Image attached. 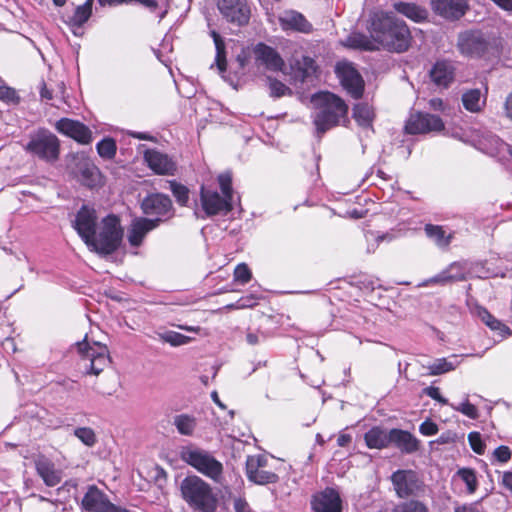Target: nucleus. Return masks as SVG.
I'll list each match as a JSON object with an SVG mask.
<instances>
[{
    "mask_svg": "<svg viewBox=\"0 0 512 512\" xmlns=\"http://www.w3.org/2000/svg\"><path fill=\"white\" fill-rule=\"evenodd\" d=\"M369 32L374 41L392 52H405L411 45L412 36L407 24L393 13H374Z\"/></svg>",
    "mask_w": 512,
    "mask_h": 512,
    "instance_id": "1",
    "label": "nucleus"
},
{
    "mask_svg": "<svg viewBox=\"0 0 512 512\" xmlns=\"http://www.w3.org/2000/svg\"><path fill=\"white\" fill-rule=\"evenodd\" d=\"M311 104L313 124L318 137L348 120V105L334 93L318 92L312 95Z\"/></svg>",
    "mask_w": 512,
    "mask_h": 512,
    "instance_id": "2",
    "label": "nucleus"
},
{
    "mask_svg": "<svg viewBox=\"0 0 512 512\" xmlns=\"http://www.w3.org/2000/svg\"><path fill=\"white\" fill-rule=\"evenodd\" d=\"M180 492L183 500L198 512H215L217 498L211 486L196 475L186 476L180 482Z\"/></svg>",
    "mask_w": 512,
    "mask_h": 512,
    "instance_id": "3",
    "label": "nucleus"
},
{
    "mask_svg": "<svg viewBox=\"0 0 512 512\" xmlns=\"http://www.w3.org/2000/svg\"><path fill=\"white\" fill-rule=\"evenodd\" d=\"M122 237L123 229L119 218L115 215H108L101 221L99 231H95L91 241L86 245L90 251L106 256L114 253L119 248Z\"/></svg>",
    "mask_w": 512,
    "mask_h": 512,
    "instance_id": "4",
    "label": "nucleus"
},
{
    "mask_svg": "<svg viewBox=\"0 0 512 512\" xmlns=\"http://www.w3.org/2000/svg\"><path fill=\"white\" fill-rule=\"evenodd\" d=\"M179 456L182 461L192 466L201 474L220 482L223 474V465L209 451L193 444L181 447Z\"/></svg>",
    "mask_w": 512,
    "mask_h": 512,
    "instance_id": "5",
    "label": "nucleus"
},
{
    "mask_svg": "<svg viewBox=\"0 0 512 512\" xmlns=\"http://www.w3.org/2000/svg\"><path fill=\"white\" fill-rule=\"evenodd\" d=\"M24 149L32 157L54 163L60 156V140L51 131L41 128L30 134Z\"/></svg>",
    "mask_w": 512,
    "mask_h": 512,
    "instance_id": "6",
    "label": "nucleus"
},
{
    "mask_svg": "<svg viewBox=\"0 0 512 512\" xmlns=\"http://www.w3.org/2000/svg\"><path fill=\"white\" fill-rule=\"evenodd\" d=\"M77 350L89 374L99 375L110 363L108 348L99 342L89 343L85 338L77 343Z\"/></svg>",
    "mask_w": 512,
    "mask_h": 512,
    "instance_id": "7",
    "label": "nucleus"
},
{
    "mask_svg": "<svg viewBox=\"0 0 512 512\" xmlns=\"http://www.w3.org/2000/svg\"><path fill=\"white\" fill-rule=\"evenodd\" d=\"M391 481L398 497L417 496L424 490V483L413 470H397L391 475Z\"/></svg>",
    "mask_w": 512,
    "mask_h": 512,
    "instance_id": "8",
    "label": "nucleus"
},
{
    "mask_svg": "<svg viewBox=\"0 0 512 512\" xmlns=\"http://www.w3.org/2000/svg\"><path fill=\"white\" fill-rule=\"evenodd\" d=\"M268 459L265 455H250L246 459L247 479L257 485L277 483L279 476L271 471L265 470Z\"/></svg>",
    "mask_w": 512,
    "mask_h": 512,
    "instance_id": "9",
    "label": "nucleus"
},
{
    "mask_svg": "<svg viewBox=\"0 0 512 512\" xmlns=\"http://www.w3.org/2000/svg\"><path fill=\"white\" fill-rule=\"evenodd\" d=\"M335 72L343 88L353 98L359 99L362 97L364 81L352 63L347 61L338 62L335 67Z\"/></svg>",
    "mask_w": 512,
    "mask_h": 512,
    "instance_id": "10",
    "label": "nucleus"
},
{
    "mask_svg": "<svg viewBox=\"0 0 512 512\" xmlns=\"http://www.w3.org/2000/svg\"><path fill=\"white\" fill-rule=\"evenodd\" d=\"M457 46L461 54L481 57L490 48V41L481 31H465L458 37Z\"/></svg>",
    "mask_w": 512,
    "mask_h": 512,
    "instance_id": "11",
    "label": "nucleus"
},
{
    "mask_svg": "<svg viewBox=\"0 0 512 512\" xmlns=\"http://www.w3.org/2000/svg\"><path fill=\"white\" fill-rule=\"evenodd\" d=\"M200 201L207 217L227 215L233 209V201L204 186L200 189Z\"/></svg>",
    "mask_w": 512,
    "mask_h": 512,
    "instance_id": "12",
    "label": "nucleus"
},
{
    "mask_svg": "<svg viewBox=\"0 0 512 512\" xmlns=\"http://www.w3.org/2000/svg\"><path fill=\"white\" fill-rule=\"evenodd\" d=\"M252 54L258 68L262 67L271 72H279L285 66V62L278 51L263 42H259L253 47Z\"/></svg>",
    "mask_w": 512,
    "mask_h": 512,
    "instance_id": "13",
    "label": "nucleus"
},
{
    "mask_svg": "<svg viewBox=\"0 0 512 512\" xmlns=\"http://www.w3.org/2000/svg\"><path fill=\"white\" fill-rule=\"evenodd\" d=\"M142 212L146 215L157 216L163 221L162 217L170 219L174 215L172 201L169 196L163 193L148 194L141 201Z\"/></svg>",
    "mask_w": 512,
    "mask_h": 512,
    "instance_id": "14",
    "label": "nucleus"
},
{
    "mask_svg": "<svg viewBox=\"0 0 512 512\" xmlns=\"http://www.w3.org/2000/svg\"><path fill=\"white\" fill-rule=\"evenodd\" d=\"M218 9L230 23L246 25L250 18V8L246 0H218Z\"/></svg>",
    "mask_w": 512,
    "mask_h": 512,
    "instance_id": "15",
    "label": "nucleus"
},
{
    "mask_svg": "<svg viewBox=\"0 0 512 512\" xmlns=\"http://www.w3.org/2000/svg\"><path fill=\"white\" fill-rule=\"evenodd\" d=\"M443 129L444 123L440 117L423 112L411 114L405 125L408 134H422Z\"/></svg>",
    "mask_w": 512,
    "mask_h": 512,
    "instance_id": "16",
    "label": "nucleus"
},
{
    "mask_svg": "<svg viewBox=\"0 0 512 512\" xmlns=\"http://www.w3.org/2000/svg\"><path fill=\"white\" fill-rule=\"evenodd\" d=\"M97 219L95 209L86 205H83L76 214L73 227L85 244L91 241L92 235L95 234Z\"/></svg>",
    "mask_w": 512,
    "mask_h": 512,
    "instance_id": "17",
    "label": "nucleus"
},
{
    "mask_svg": "<svg viewBox=\"0 0 512 512\" xmlns=\"http://www.w3.org/2000/svg\"><path fill=\"white\" fill-rule=\"evenodd\" d=\"M311 508L313 512H342V500L335 489L328 487L312 497Z\"/></svg>",
    "mask_w": 512,
    "mask_h": 512,
    "instance_id": "18",
    "label": "nucleus"
},
{
    "mask_svg": "<svg viewBox=\"0 0 512 512\" xmlns=\"http://www.w3.org/2000/svg\"><path fill=\"white\" fill-rule=\"evenodd\" d=\"M56 130L81 144H89L92 141V132L83 123L68 118H62L56 122Z\"/></svg>",
    "mask_w": 512,
    "mask_h": 512,
    "instance_id": "19",
    "label": "nucleus"
},
{
    "mask_svg": "<svg viewBox=\"0 0 512 512\" xmlns=\"http://www.w3.org/2000/svg\"><path fill=\"white\" fill-rule=\"evenodd\" d=\"M433 11L449 20L461 18L467 8V0H431Z\"/></svg>",
    "mask_w": 512,
    "mask_h": 512,
    "instance_id": "20",
    "label": "nucleus"
},
{
    "mask_svg": "<svg viewBox=\"0 0 512 512\" xmlns=\"http://www.w3.org/2000/svg\"><path fill=\"white\" fill-rule=\"evenodd\" d=\"M431 82L439 88H448L455 79V66L451 61L439 60L429 71Z\"/></svg>",
    "mask_w": 512,
    "mask_h": 512,
    "instance_id": "21",
    "label": "nucleus"
},
{
    "mask_svg": "<svg viewBox=\"0 0 512 512\" xmlns=\"http://www.w3.org/2000/svg\"><path fill=\"white\" fill-rule=\"evenodd\" d=\"M144 159L148 167L156 174L173 175L176 171L175 163L168 157V155L157 150H146L144 153Z\"/></svg>",
    "mask_w": 512,
    "mask_h": 512,
    "instance_id": "22",
    "label": "nucleus"
},
{
    "mask_svg": "<svg viewBox=\"0 0 512 512\" xmlns=\"http://www.w3.org/2000/svg\"><path fill=\"white\" fill-rule=\"evenodd\" d=\"M160 222V218H137L133 220L128 230V242L130 245L134 247L140 246L146 234L158 227Z\"/></svg>",
    "mask_w": 512,
    "mask_h": 512,
    "instance_id": "23",
    "label": "nucleus"
},
{
    "mask_svg": "<svg viewBox=\"0 0 512 512\" xmlns=\"http://www.w3.org/2000/svg\"><path fill=\"white\" fill-rule=\"evenodd\" d=\"M279 23L283 30H294L301 33H310L313 30L312 24L303 14L295 10H287L279 16Z\"/></svg>",
    "mask_w": 512,
    "mask_h": 512,
    "instance_id": "24",
    "label": "nucleus"
},
{
    "mask_svg": "<svg viewBox=\"0 0 512 512\" xmlns=\"http://www.w3.org/2000/svg\"><path fill=\"white\" fill-rule=\"evenodd\" d=\"M77 176L79 181L89 188L98 186L101 178L99 169L91 160L84 157L77 162Z\"/></svg>",
    "mask_w": 512,
    "mask_h": 512,
    "instance_id": "25",
    "label": "nucleus"
},
{
    "mask_svg": "<svg viewBox=\"0 0 512 512\" xmlns=\"http://www.w3.org/2000/svg\"><path fill=\"white\" fill-rule=\"evenodd\" d=\"M38 475L49 487L57 486L62 480V472L55 468V465L45 457H39L35 461Z\"/></svg>",
    "mask_w": 512,
    "mask_h": 512,
    "instance_id": "26",
    "label": "nucleus"
},
{
    "mask_svg": "<svg viewBox=\"0 0 512 512\" xmlns=\"http://www.w3.org/2000/svg\"><path fill=\"white\" fill-rule=\"evenodd\" d=\"M390 439L403 453L411 454L419 449V440L410 432L401 429H391Z\"/></svg>",
    "mask_w": 512,
    "mask_h": 512,
    "instance_id": "27",
    "label": "nucleus"
},
{
    "mask_svg": "<svg viewBox=\"0 0 512 512\" xmlns=\"http://www.w3.org/2000/svg\"><path fill=\"white\" fill-rule=\"evenodd\" d=\"M465 279L464 272L459 263H452L447 269L443 270L438 275L426 280L423 285L430 284H446L454 281H461Z\"/></svg>",
    "mask_w": 512,
    "mask_h": 512,
    "instance_id": "28",
    "label": "nucleus"
},
{
    "mask_svg": "<svg viewBox=\"0 0 512 512\" xmlns=\"http://www.w3.org/2000/svg\"><path fill=\"white\" fill-rule=\"evenodd\" d=\"M394 9L398 13L404 15L405 17L417 23L425 21L428 17L427 10L415 3H408L402 1L396 2L394 4Z\"/></svg>",
    "mask_w": 512,
    "mask_h": 512,
    "instance_id": "29",
    "label": "nucleus"
},
{
    "mask_svg": "<svg viewBox=\"0 0 512 512\" xmlns=\"http://www.w3.org/2000/svg\"><path fill=\"white\" fill-rule=\"evenodd\" d=\"M365 443L370 449H383L391 443L390 431L387 433L379 427H373L364 435Z\"/></svg>",
    "mask_w": 512,
    "mask_h": 512,
    "instance_id": "30",
    "label": "nucleus"
},
{
    "mask_svg": "<svg viewBox=\"0 0 512 512\" xmlns=\"http://www.w3.org/2000/svg\"><path fill=\"white\" fill-rule=\"evenodd\" d=\"M424 231L426 236L431 239L439 248H447L454 238L453 232L447 233L440 225L426 224Z\"/></svg>",
    "mask_w": 512,
    "mask_h": 512,
    "instance_id": "31",
    "label": "nucleus"
},
{
    "mask_svg": "<svg viewBox=\"0 0 512 512\" xmlns=\"http://www.w3.org/2000/svg\"><path fill=\"white\" fill-rule=\"evenodd\" d=\"M292 69L295 70L296 80L303 83L316 73L317 66L313 58L302 56L292 64Z\"/></svg>",
    "mask_w": 512,
    "mask_h": 512,
    "instance_id": "32",
    "label": "nucleus"
},
{
    "mask_svg": "<svg viewBox=\"0 0 512 512\" xmlns=\"http://www.w3.org/2000/svg\"><path fill=\"white\" fill-rule=\"evenodd\" d=\"M376 43L377 42L374 41L373 38L371 39L367 35L359 32L351 33L343 42L344 46L346 47L365 51H373L378 49Z\"/></svg>",
    "mask_w": 512,
    "mask_h": 512,
    "instance_id": "33",
    "label": "nucleus"
},
{
    "mask_svg": "<svg viewBox=\"0 0 512 512\" xmlns=\"http://www.w3.org/2000/svg\"><path fill=\"white\" fill-rule=\"evenodd\" d=\"M463 107L471 112L478 113L485 106L486 100L483 98L480 89H470L462 94Z\"/></svg>",
    "mask_w": 512,
    "mask_h": 512,
    "instance_id": "34",
    "label": "nucleus"
},
{
    "mask_svg": "<svg viewBox=\"0 0 512 512\" xmlns=\"http://www.w3.org/2000/svg\"><path fill=\"white\" fill-rule=\"evenodd\" d=\"M65 85L60 83L53 88L42 82L40 88V96L42 100L51 101V105L59 107L64 102Z\"/></svg>",
    "mask_w": 512,
    "mask_h": 512,
    "instance_id": "35",
    "label": "nucleus"
},
{
    "mask_svg": "<svg viewBox=\"0 0 512 512\" xmlns=\"http://www.w3.org/2000/svg\"><path fill=\"white\" fill-rule=\"evenodd\" d=\"M478 316L491 330L499 331V334L502 338L511 335V330L509 327L491 315L487 309L479 308Z\"/></svg>",
    "mask_w": 512,
    "mask_h": 512,
    "instance_id": "36",
    "label": "nucleus"
},
{
    "mask_svg": "<svg viewBox=\"0 0 512 512\" xmlns=\"http://www.w3.org/2000/svg\"><path fill=\"white\" fill-rule=\"evenodd\" d=\"M353 118L359 126L363 128H371L374 113L368 104L358 103L353 107Z\"/></svg>",
    "mask_w": 512,
    "mask_h": 512,
    "instance_id": "37",
    "label": "nucleus"
},
{
    "mask_svg": "<svg viewBox=\"0 0 512 512\" xmlns=\"http://www.w3.org/2000/svg\"><path fill=\"white\" fill-rule=\"evenodd\" d=\"M173 424L179 434L184 436H191L195 431L197 421L192 415L179 414L174 417Z\"/></svg>",
    "mask_w": 512,
    "mask_h": 512,
    "instance_id": "38",
    "label": "nucleus"
},
{
    "mask_svg": "<svg viewBox=\"0 0 512 512\" xmlns=\"http://www.w3.org/2000/svg\"><path fill=\"white\" fill-rule=\"evenodd\" d=\"M458 365L457 357L452 356V360L438 358L427 366L430 375H441L454 370Z\"/></svg>",
    "mask_w": 512,
    "mask_h": 512,
    "instance_id": "39",
    "label": "nucleus"
},
{
    "mask_svg": "<svg viewBox=\"0 0 512 512\" xmlns=\"http://www.w3.org/2000/svg\"><path fill=\"white\" fill-rule=\"evenodd\" d=\"M211 37L213 38L215 48H216V57L215 63L220 73H224L226 71V52H225V43L218 32L212 30L210 32Z\"/></svg>",
    "mask_w": 512,
    "mask_h": 512,
    "instance_id": "40",
    "label": "nucleus"
},
{
    "mask_svg": "<svg viewBox=\"0 0 512 512\" xmlns=\"http://www.w3.org/2000/svg\"><path fill=\"white\" fill-rule=\"evenodd\" d=\"M92 14V7L89 3H84L75 8V11L71 17H69L67 23L72 27H81L88 21Z\"/></svg>",
    "mask_w": 512,
    "mask_h": 512,
    "instance_id": "41",
    "label": "nucleus"
},
{
    "mask_svg": "<svg viewBox=\"0 0 512 512\" xmlns=\"http://www.w3.org/2000/svg\"><path fill=\"white\" fill-rule=\"evenodd\" d=\"M98 154L105 159H112L116 154V143L112 138H104L98 142L97 146Z\"/></svg>",
    "mask_w": 512,
    "mask_h": 512,
    "instance_id": "42",
    "label": "nucleus"
},
{
    "mask_svg": "<svg viewBox=\"0 0 512 512\" xmlns=\"http://www.w3.org/2000/svg\"><path fill=\"white\" fill-rule=\"evenodd\" d=\"M170 189L176 198L179 205L185 206L189 200V190L186 186L176 182L170 181Z\"/></svg>",
    "mask_w": 512,
    "mask_h": 512,
    "instance_id": "43",
    "label": "nucleus"
},
{
    "mask_svg": "<svg viewBox=\"0 0 512 512\" xmlns=\"http://www.w3.org/2000/svg\"><path fill=\"white\" fill-rule=\"evenodd\" d=\"M458 476L466 484L469 493H474L477 489V478L474 470L469 468H462L458 471Z\"/></svg>",
    "mask_w": 512,
    "mask_h": 512,
    "instance_id": "44",
    "label": "nucleus"
},
{
    "mask_svg": "<svg viewBox=\"0 0 512 512\" xmlns=\"http://www.w3.org/2000/svg\"><path fill=\"white\" fill-rule=\"evenodd\" d=\"M160 338L172 346L187 344L191 338L175 331H166L160 334Z\"/></svg>",
    "mask_w": 512,
    "mask_h": 512,
    "instance_id": "45",
    "label": "nucleus"
},
{
    "mask_svg": "<svg viewBox=\"0 0 512 512\" xmlns=\"http://www.w3.org/2000/svg\"><path fill=\"white\" fill-rule=\"evenodd\" d=\"M393 512H428V508L420 501L410 500L397 505Z\"/></svg>",
    "mask_w": 512,
    "mask_h": 512,
    "instance_id": "46",
    "label": "nucleus"
},
{
    "mask_svg": "<svg viewBox=\"0 0 512 512\" xmlns=\"http://www.w3.org/2000/svg\"><path fill=\"white\" fill-rule=\"evenodd\" d=\"M74 435L88 447H92L97 441L95 432L89 427L75 429Z\"/></svg>",
    "mask_w": 512,
    "mask_h": 512,
    "instance_id": "47",
    "label": "nucleus"
},
{
    "mask_svg": "<svg viewBox=\"0 0 512 512\" xmlns=\"http://www.w3.org/2000/svg\"><path fill=\"white\" fill-rule=\"evenodd\" d=\"M219 186L222 195L233 201L232 176L229 172L222 173L218 176Z\"/></svg>",
    "mask_w": 512,
    "mask_h": 512,
    "instance_id": "48",
    "label": "nucleus"
},
{
    "mask_svg": "<svg viewBox=\"0 0 512 512\" xmlns=\"http://www.w3.org/2000/svg\"><path fill=\"white\" fill-rule=\"evenodd\" d=\"M450 406L455 411L461 412L462 414L469 417L470 419H477L479 416L478 409L476 408L475 405L471 404L468 401L467 397H466L465 401H463L462 403H460L458 405L450 404Z\"/></svg>",
    "mask_w": 512,
    "mask_h": 512,
    "instance_id": "49",
    "label": "nucleus"
},
{
    "mask_svg": "<svg viewBox=\"0 0 512 512\" xmlns=\"http://www.w3.org/2000/svg\"><path fill=\"white\" fill-rule=\"evenodd\" d=\"M269 81V89H270V95L272 97H282L286 95L287 93H291V90L289 87H287L284 83L281 81L274 79V78H268Z\"/></svg>",
    "mask_w": 512,
    "mask_h": 512,
    "instance_id": "50",
    "label": "nucleus"
},
{
    "mask_svg": "<svg viewBox=\"0 0 512 512\" xmlns=\"http://www.w3.org/2000/svg\"><path fill=\"white\" fill-rule=\"evenodd\" d=\"M252 273L245 263L238 264L234 270L235 281L246 284L251 280Z\"/></svg>",
    "mask_w": 512,
    "mask_h": 512,
    "instance_id": "51",
    "label": "nucleus"
},
{
    "mask_svg": "<svg viewBox=\"0 0 512 512\" xmlns=\"http://www.w3.org/2000/svg\"><path fill=\"white\" fill-rule=\"evenodd\" d=\"M468 441L472 450L477 454H483L485 450V444L481 439V435L478 432H471L468 435Z\"/></svg>",
    "mask_w": 512,
    "mask_h": 512,
    "instance_id": "52",
    "label": "nucleus"
},
{
    "mask_svg": "<svg viewBox=\"0 0 512 512\" xmlns=\"http://www.w3.org/2000/svg\"><path fill=\"white\" fill-rule=\"evenodd\" d=\"M0 100L6 103H16L19 100L16 91L7 86L0 87Z\"/></svg>",
    "mask_w": 512,
    "mask_h": 512,
    "instance_id": "53",
    "label": "nucleus"
},
{
    "mask_svg": "<svg viewBox=\"0 0 512 512\" xmlns=\"http://www.w3.org/2000/svg\"><path fill=\"white\" fill-rule=\"evenodd\" d=\"M423 392L425 395H427L428 397L432 398L433 400L441 403L442 405L449 404L448 400L441 395L440 389L438 387L428 386V387L424 388Z\"/></svg>",
    "mask_w": 512,
    "mask_h": 512,
    "instance_id": "54",
    "label": "nucleus"
},
{
    "mask_svg": "<svg viewBox=\"0 0 512 512\" xmlns=\"http://www.w3.org/2000/svg\"><path fill=\"white\" fill-rule=\"evenodd\" d=\"M256 297L253 295L245 296L240 298L235 304H230L227 306V308H234V309H243V308H250L256 305Z\"/></svg>",
    "mask_w": 512,
    "mask_h": 512,
    "instance_id": "55",
    "label": "nucleus"
},
{
    "mask_svg": "<svg viewBox=\"0 0 512 512\" xmlns=\"http://www.w3.org/2000/svg\"><path fill=\"white\" fill-rule=\"evenodd\" d=\"M493 456L497 461L506 463L511 458V450L508 446L501 445L494 450Z\"/></svg>",
    "mask_w": 512,
    "mask_h": 512,
    "instance_id": "56",
    "label": "nucleus"
},
{
    "mask_svg": "<svg viewBox=\"0 0 512 512\" xmlns=\"http://www.w3.org/2000/svg\"><path fill=\"white\" fill-rule=\"evenodd\" d=\"M419 431L424 436H433L438 432V426L430 419L425 420L419 426Z\"/></svg>",
    "mask_w": 512,
    "mask_h": 512,
    "instance_id": "57",
    "label": "nucleus"
},
{
    "mask_svg": "<svg viewBox=\"0 0 512 512\" xmlns=\"http://www.w3.org/2000/svg\"><path fill=\"white\" fill-rule=\"evenodd\" d=\"M456 440H457V434L455 432L449 430V431L442 433L437 438L435 443L442 445V444L454 443Z\"/></svg>",
    "mask_w": 512,
    "mask_h": 512,
    "instance_id": "58",
    "label": "nucleus"
},
{
    "mask_svg": "<svg viewBox=\"0 0 512 512\" xmlns=\"http://www.w3.org/2000/svg\"><path fill=\"white\" fill-rule=\"evenodd\" d=\"M503 116L512 122V92L507 95L503 103Z\"/></svg>",
    "mask_w": 512,
    "mask_h": 512,
    "instance_id": "59",
    "label": "nucleus"
},
{
    "mask_svg": "<svg viewBox=\"0 0 512 512\" xmlns=\"http://www.w3.org/2000/svg\"><path fill=\"white\" fill-rule=\"evenodd\" d=\"M250 59V54L246 49H242V51L237 55L236 61L239 65L240 69H244L245 66L248 64Z\"/></svg>",
    "mask_w": 512,
    "mask_h": 512,
    "instance_id": "60",
    "label": "nucleus"
},
{
    "mask_svg": "<svg viewBox=\"0 0 512 512\" xmlns=\"http://www.w3.org/2000/svg\"><path fill=\"white\" fill-rule=\"evenodd\" d=\"M134 0H98L100 6H118L122 4H129Z\"/></svg>",
    "mask_w": 512,
    "mask_h": 512,
    "instance_id": "61",
    "label": "nucleus"
},
{
    "mask_svg": "<svg viewBox=\"0 0 512 512\" xmlns=\"http://www.w3.org/2000/svg\"><path fill=\"white\" fill-rule=\"evenodd\" d=\"M248 503L242 498H236L234 500V509L236 512H247L248 511Z\"/></svg>",
    "mask_w": 512,
    "mask_h": 512,
    "instance_id": "62",
    "label": "nucleus"
},
{
    "mask_svg": "<svg viewBox=\"0 0 512 512\" xmlns=\"http://www.w3.org/2000/svg\"><path fill=\"white\" fill-rule=\"evenodd\" d=\"M454 512H480V510L477 504H468L456 507Z\"/></svg>",
    "mask_w": 512,
    "mask_h": 512,
    "instance_id": "63",
    "label": "nucleus"
},
{
    "mask_svg": "<svg viewBox=\"0 0 512 512\" xmlns=\"http://www.w3.org/2000/svg\"><path fill=\"white\" fill-rule=\"evenodd\" d=\"M429 107L433 110H443L444 102L440 98H432L429 101Z\"/></svg>",
    "mask_w": 512,
    "mask_h": 512,
    "instance_id": "64",
    "label": "nucleus"
}]
</instances>
